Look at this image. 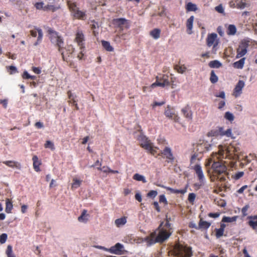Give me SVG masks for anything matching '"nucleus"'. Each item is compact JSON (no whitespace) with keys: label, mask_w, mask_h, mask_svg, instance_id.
Wrapping results in <instances>:
<instances>
[{"label":"nucleus","mask_w":257,"mask_h":257,"mask_svg":"<svg viewBox=\"0 0 257 257\" xmlns=\"http://www.w3.org/2000/svg\"><path fill=\"white\" fill-rule=\"evenodd\" d=\"M236 149L232 145L227 146L224 149L222 146H219L217 152L212 153L210 157V164L213 162L212 165L213 169V177L210 175V179L213 181V177L217 176V179L220 181L225 180L226 167L223 164L222 159L228 158L230 160L235 159Z\"/></svg>","instance_id":"1"},{"label":"nucleus","mask_w":257,"mask_h":257,"mask_svg":"<svg viewBox=\"0 0 257 257\" xmlns=\"http://www.w3.org/2000/svg\"><path fill=\"white\" fill-rule=\"evenodd\" d=\"M163 224V222H161L157 230L145 237V240L148 245L150 246L156 243H163L171 235L173 231L169 219L167 218L165 224Z\"/></svg>","instance_id":"2"},{"label":"nucleus","mask_w":257,"mask_h":257,"mask_svg":"<svg viewBox=\"0 0 257 257\" xmlns=\"http://www.w3.org/2000/svg\"><path fill=\"white\" fill-rule=\"evenodd\" d=\"M48 32L51 42L58 47L59 51L61 53L63 60H65L63 52H61V50L63 48L64 44L62 39L56 32L52 29L48 30Z\"/></svg>","instance_id":"3"},{"label":"nucleus","mask_w":257,"mask_h":257,"mask_svg":"<svg viewBox=\"0 0 257 257\" xmlns=\"http://www.w3.org/2000/svg\"><path fill=\"white\" fill-rule=\"evenodd\" d=\"M174 252L178 257H191L192 255L191 247L180 243L175 245Z\"/></svg>","instance_id":"4"},{"label":"nucleus","mask_w":257,"mask_h":257,"mask_svg":"<svg viewBox=\"0 0 257 257\" xmlns=\"http://www.w3.org/2000/svg\"><path fill=\"white\" fill-rule=\"evenodd\" d=\"M156 81L151 85L150 89H153L157 86L164 87L170 85L169 76L167 75H162L161 76H157L156 77Z\"/></svg>","instance_id":"5"},{"label":"nucleus","mask_w":257,"mask_h":257,"mask_svg":"<svg viewBox=\"0 0 257 257\" xmlns=\"http://www.w3.org/2000/svg\"><path fill=\"white\" fill-rule=\"evenodd\" d=\"M67 4L70 10L73 13L74 17L79 19H84L85 17V13L78 9L75 3H73L70 1H67Z\"/></svg>","instance_id":"6"},{"label":"nucleus","mask_w":257,"mask_h":257,"mask_svg":"<svg viewBox=\"0 0 257 257\" xmlns=\"http://www.w3.org/2000/svg\"><path fill=\"white\" fill-rule=\"evenodd\" d=\"M158 156H161L163 158L166 159V162L168 163H173L175 159L171 149L168 147H166L163 151L158 153Z\"/></svg>","instance_id":"7"},{"label":"nucleus","mask_w":257,"mask_h":257,"mask_svg":"<svg viewBox=\"0 0 257 257\" xmlns=\"http://www.w3.org/2000/svg\"><path fill=\"white\" fill-rule=\"evenodd\" d=\"M248 47V42L242 41L237 49L236 58H239L244 56L247 53Z\"/></svg>","instance_id":"8"},{"label":"nucleus","mask_w":257,"mask_h":257,"mask_svg":"<svg viewBox=\"0 0 257 257\" xmlns=\"http://www.w3.org/2000/svg\"><path fill=\"white\" fill-rule=\"evenodd\" d=\"M112 24L121 31L123 30L124 27L128 28L129 25L128 21L124 18L114 19L112 21Z\"/></svg>","instance_id":"9"},{"label":"nucleus","mask_w":257,"mask_h":257,"mask_svg":"<svg viewBox=\"0 0 257 257\" xmlns=\"http://www.w3.org/2000/svg\"><path fill=\"white\" fill-rule=\"evenodd\" d=\"M219 44V39L218 38L217 35L215 33L210 34V47L213 46L212 51L215 53L218 49V45Z\"/></svg>","instance_id":"10"},{"label":"nucleus","mask_w":257,"mask_h":257,"mask_svg":"<svg viewBox=\"0 0 257 257\" xmlns=\"http://www.w3.org/2000/svg\"><path fill=\"white\" fill-rule=\"evenodd\" d=\"M193 170L195 171L198 179L200 182V184L198 185V186H200L202 185V183H203V180H204V174L202 170V168L199 165H195L194 167H193ZM195 186H198L197 184H195Z\"/></svg>","instance_id":"11"},{"label":"nucleus","mask_w":257,"mask_h":257,"mask_svg":"<svg viewBox=\"0 0 257 257\" xmlns=\"http://www.w3.org/2000/svg\"><path fill=\"white\" fill-rule=\"evenodd\" d=\"M245 83L242 80H239L236 85L232 93V95L235 97H237L242 93V90L244 87Z\"/></svg>","instance_id":"12"},{"label":"nucleus","mask_w":257,"mask_h":257,"mask_svg":"<svg viewBox=\"0 0 257 257\" xmlns=\"http://www.w3.org/2000/svg\"><path fill=\"white\" fill-rule=\"evenodd\" d=\"M30 32L31 35L34 37H36L37 36V33H38V37L37 41L34 43L35 46H37L40 43L42 39L43 34L42 30L38 28L35 30H31Z\"/></svg>","instance_id":"13"},{"label":"nucleus","mask_w":257,"mask_h":257,"mask_svg":"<svg viewBox=\"0 0 257 257\" xmlns=\"http://www.w3.org/2000/svg\"><path fill=\"white\" fill-rule=\"evenodd\" d=\"M75 40L78 45L80 47L81 49L84 47L83 42L84 41V36L81 30H78L77 31Z\"/></svg>","instance_id":"14"},{"label":"nucleus","mask_w":257,"mask_h":257,"mask_svg":"<svg viewBox=\"0 0 257 257\" xmlns=\"http://www.w3.org/2000/svg\"><path fill=\"white\" fill-rule=\"evenodd\" d=\"M123 248V245L120 243H117L114 246H111L108 249V251L111 253L119 255L122 253V249Z\"/></svg>","instance_id":"15"},{"label":"nucleus","mask_w":257,"mask_h":257,"mask_svg":"<svg viewBox=\"0 0 257 257\" xmlns=\"http://www.w3.org/2000/svg\"><path fill=\"white\" fill-rule=\"evenodd\" d=\"M229 5L231 8H237L240 9H244L246 6V4L242 0H235V1L232 0L229 2Z\"/></svg>","instance_id":"16"},{"label":"nucleus","mask_w":257,"mask_h":257,"mask_svg":"<svg viewBox=\"0 0 257 257\" xmlns=\"http://www.w3.org/2000/svg\"><path fill=\"white\" fill-rule=\"evenodd\" d=\"M3 163L5 164L6 166H7L9 167L12 168H16L18 170H21L22 168V165L20 163L15 161H3Z\"/></svg>","instance_id":"17"},{"label":"nucleus","mask_w":257,"mask_h":257,"mask_svg":"<svg viewBox=\"0 0 257 257\" xmlns=\"http://www.w3.org/2000/svg\"><path fill=\"white\" fill-rule=\"evenodd\" d=\"M248 225L254 230L257 229V215L248 216Z\"/></svg>","instance_id":"18"},{"label":"nucleus","mask_w":257,"mask_h":257,"mask_svg":"<svg viewBox=\"0 0 257 257\" xmlns=\"http://www.w3.org/2000/svg\"><path fill=\"white\" fill-rule=\"evenodd\" d=\"M194 18L193 16L190 17L186 22V27H187V33L189 35H191L193 33V24L194 22Z\"/></svg>","instance_id":"19"},{"label":"nucleus","mask_w":257,"mask_h":257,"mask_svg":"<svg viewBox=\"0 0 257 257\" xmlns=\"http://www.w3.org/2000/svg\"><path fill=\"white\" fill-rule=\"evenodd\" d=\"M87 211L85 209L83 210L81 214L78 217V220L80 222L86 223L88 220L89 215L87 213Z\"/></svg>","instance_id":"20"},{"label":"nucleus","mask_w":257,"mask_h":257,"mask_svg":"<svg viewBox=\"0 0 257 257\" xmlns=\"http://www.w3.org/2000/svg\"><path fill=\"white\" fill-rule=\"evenodd\" d=\"M33 162V168L35 171H40V166L41 165V162L39 160L38 157L36 155L34 156L32 158Z\"/></svg>","instance_id":"21"},{"label":"nucleus","mask_w":257,"mask_h":257,"mask_svg":"<svg viewBox=\"0 0 257 257\" xmlns=\"http://www.w3.org/2000/svg\"><path fill=\"white\" fill-rule=\"evenodd\" d=\"M163 187L165 189H166L167 190L169 191L170 192V193H174V194L180 193L182 194H184L187 191V187L185 189H181V190L174 189L171 187H167V186H163Z\"/></svg>","instance_id":"22"},{"label":"nucleus","mask_w":257,"mask_h":257,"mask_svg":"<svg viewBox=\"0 0 257 257\" xmlns=\"http://www.w3.org/2000/svg\"><path fill=\"white\" fill-rule=\"evenodd\" d=\"M153 143H151L150 140H148V139L144 137L140 143V146L146 150H147L148 149L150 148V146Z\"/></svg>","instance_id":"23"},{"label":"nucleus","mask_w":257,"mask_h":257,"mask_svg":"<svg viewBox=\"0 0 257 257\" xmlns=\"http://www.w3.org/2000/svg\"><path fill=\"white\" fill-rule=\"evenodd\" d=\"M127 217L123 216L121 218L116 219L115 221V224L117 227H120L124 225L126 223Z\"/></svg>","instance_id":"24"},{"label":"nucleus","mask_w":257,"mask_h":257,"mask_svg":"<svg viewBox=\"0 0 257 257\" xmlns=\"http://www.w3.org/2000/svg\"><path fill=\"white\" fill-rule=\"evenodd\" d=\"M245 58H242L239 61L234 62L233 66L234 68L237 69H242L245 63Z\"/></svg>","instance_id":"25"},{"label":"nucleus","mask_w":257,"mask_h":257,"mask_svg":"<svg viewBox=\"0 0 257 257\" xmlns=\"http://www.w3.org/2000/svg\"><path fill=\"white\" fill-rule=\"evenodd\" d=\"M236 31V28L234 25H229L227 28L226 33L228 35H234Z\"/></svg>","instance_id":"26"},{"label":"nucleus","mask_w":257,"mask_h":257,"mask_svg":"<svg viewBox=\"0 0 257 257\" xmlns=\"http://www.w3.org/2000/svg\"><path fill=\"white\" fill-rule=\"evenodd\" d=\"M161 30L155 29L150 32V35L155 39H158L160 37Z\"/></svg>","instance_id":"27"},{"label":"nucleus","mask_w":257,"mask_h":257,"mask_svg":"<svg viewBox=\"0 0 257 257\" xmlns=\"http://www.w3.org/2000/svg\"><path fill=\"white\" fill-rule=\"evenodd\" d=\"M208 227L209 222L203 221L202 219L201 218L198 224V229H207Z\"/></svg>","instance_id":"28"},{"label":"nucleus","mask_w":257,"mask_h":257,"mask_svg":"<svg viewBox=\"0 0 257 257\" xmlns=\"http://www.w3.org/2000/svg\"><path fill=\"white\" fill-rule=\"evenodd\" d=\"M6 209L5 211L7 213H10L11 212V211L13 209V204L12 202L9 199H7L6 200Z\"/></svg>","instance_id":"29"},{"label":"nucleus","mask_w":257,"mask_h":257,"mask_svg":"<svg viewBox=\"0 0 257 257\" xmlns=\"http://www.w3.org/2000/svg\"><path fill=\"white\" fill-rule=\"evenodd\" d=\"M102 45L103 48L107 51L112 52L113 51V47L110 45L109 42L105 41H101Z\"/></svg>","instance_id":"30"},{"label":"nucleus","mask_w":257,"mask_h":257,"mask_svg":"<svg viewBox=\"0 0 257 257\" xmlns=\"http://www.w3.org/2000/svg\"><path fill=\"white\" fill-rule=\"evenodd\" d=\"M220 135L221 136H226L227 137H231V129L228 128L226 131H224L222 127L219 129Z\"/></svg>","instance_id":"31"},{"label":"nucleus","mask_w":257,"mask_h":257,"mask_svg":"<svg viewBox=\"0 0 257 257\" xmlns=\"http://www.w3.org/2000/svg\"><path fill=\"white\" fill-rule=\"evenodd\" d=\"M237 216H234L233 217H227V216H224L221 220V222H235L237 218Z\"/></svg>","instance_id":"32"},{"label":"nucleus","mask_w":257,"mask_h":257,"mask_svg":"<svg viewBox=\"0 0 257 257\" xmlns=\"http://www.w3.org/2000/svg\"><path fill=\"white\" fill-rule=\"evenodd\" d=\"M174 69L178 73L183 74L186 71L187 68L184 65H176L175 66Z\"/></svg>","instance_id":"33"},{"label":"nucleus","mask_w":257,"mask_h":257,"mask_svg":"<svg viewBox=\"0 0 257 257\" xmlns=\"http://www.w3.org/2000/svg\"><path fill=\"white\" fill-rule=\"evenodd\" d=\"M158 147H154L153 146V144H152L150 146V149H147V151L150 153L151 154V155H153V156H155L156 154L158 155V151L157 150H158Z\"/></svg>","instance_id":"34"},{"label":"nucleus","mask_w":257,"mask_h":257,"mask_svg":"<svg viewBox=\"0 0 257 257\" xmlns=\"http://www.w3.org/2000/svg\"><path fill=\"white\" fill-rule=\"evenodd\" d=\"M133 179L138 181H142L143 183H146L147 181L144 176L139 174L136 173L133 176Z\"/></svg>","instance_id":"35"},{"label":"nucleus","mask_w":257,"mask_h":257,"mask_svg":"<svg viewBox=\"0 0 257 257\" xmlns=\"http://www.w3.org/2000/svg\"><path fill=\"white\" fill-rule=\"evenodd\" d=\"M186 8L188 11H196L197 10V6L191 2L187 4Z\"/></svg>","instance_id":"36"},{"label":"nucleus","mask_w":257,"mask_h":257,"mask_svg":"<svg viewBox=\"0 0 257 257\" xmlns=\"http://www.w3.org/2000/svg\"><path fill=\"white\" fill-rule=\"evenodd\" d=\"M222 66V63L218 60L210 61V67L214 68H218Z\"/></svg>","instance_id":"37"},{"label":"nucleus","mask_w":257,"mask_h":257,"mask_svg":"<svg viewBox=\"0 0 257 257\" xmlns=\"http://www.w3.org/2000/svg\"><path fill=\"white\" fill-rule=\"evenodd\" d=\"M6 253L8 257H16L13 252V248L11 245L7 246Z\"/></svg>","instance_id":"38"},{"label":"nucleus","mask_w":257,"mask_h":257,"mask_svg":"<svg viewBox=\"0 0 257 257\" xmlns=\"http://www.w3.org/2000/svg\"><path fill=\"white\" fill-rule=\"evenodd\" d=\"M167 117L168 118L174 120L175 122H179L180 117H179L177 113H167Z\"/></svg>","instance_id":"39"},{"label":"nucleus","mask_w":257,"mask_h":257,"mask_svg":"<svg viewBox=\"0 0 257 257\" xmlns=\"http://www.w3.org/2000/svg\"><path fill=\"white\" fill-rule=\"evenodd\" d=\"M90 27L91 29L93 30V34L94 36H96V34L98 33H96L94 30L99 27V25L97 22H95L94 21H92L90 22Z\"/></svg>","instance_id":"40"},{"label":"nucleus","mask_w":257,"mask_h":257,"mask_svg":"<svg viewBox=\"0 0 257 257\" xmlns=\"http://www.w3.org/2000/svg\"><path fill=\"white\" fill-rule=\"evenodd\" d=\"M81 183V181H80L76 178H74L73 179V183L72 184V188H77L80 186Z\"/></svg>","instance_id":"41"},{"label":"nucleus","mask_w":257,"mask_h":257,"mask_svg":"<svg viewBox=\"0 0 257 257\" xmlns=\"http://www.w3.org/2000/svg\"><path fill=\"white\" fill-rule=\"evenodd\" d=\"M218 78L215 75L214 71H212L211 72V76L210 77V80L212 83H215L218 81Z\"/></svg>","instance_id":"42"},{"label":"nucleus","mask_w":257,"mask_h":257,"mask_svg":"<svg viewBox=\"0 0 257 257\" xmlns=\"http://www.w3.org/2000/svg\"><path fill=\"white\" fill-rule=\"evenodd\" d=\"M45 148H50L52 150H54L55 149L54 144L50 141H47L44 145Z\"/></svg>","instance_id":"43"},{"label":"nucleus","mask_w":257,"mask_h":257,"mask_svg":"<svg viewBox=\"0 0 257 257\" xmlns=\"http://www.w3.org/2000/svg\"><path fill=\"white\" fill-rule=\"evenodd\" d=\"M224 230L222 228L215 229V234L217 238H219L223 236Z\"/></svg>","instance_id":"44"},{"label":"nucleus","mask_w":257,"mask_h":257,"mask_svg":"<svg viewBox=\"0 0 257 257\" xmlns=\"http://www.w3.org/2000/svg\"><path fill=\"white\" fill-rule=\"evenodd\" d=\"M214 9L218 13L223 14L224 15H225L224 8L222 5H219V6L215 7Z\"/></svg>","instance_id":"45"},{"label":"nucleus","mask_w":257,"mask_h":257,"mask_svg":"<svg viewBox=\"0 0 257 257\" xmlns=\"http://www.w3.org/2000/svg\"><path fill=\"white\" fill-rule=\"evenodd\" d=\"M195 197H196L195 194L193 193H189V194L188 195V200L190 203L193 204L195 201Z\"/></svg>","instance_id":"46"},{"label":"nucleus","mask_w":257,"mask_h":257,"mask_svg":"<svg viewBox=\"0 0 257 257\" xmlns=\"http://www.w3.org/2000/svg\"><path fill=\"white\" fill-rule=\"evenodd\" d=\"M7 234L6 233H3L0 236V242L2 244L4 243L7 239Z\"/></svg>","instance_id":"47"},{"label":"nucleus","mask_w":257,"mask_h":257,"mask_svg":"<svg viewBox=\"0 0 257 257\" xmlns=\"http://www.w3.org/2000/svg\"><path fill=\"white\" fill-rule=\"evenodd\" d=\"M249 207V205H245L241 209V213L243 216H245L247 215V211Z\"/></svg>","instance_id":"48"},{"label":"nucleus","mask_w":257,"mask_h":257,"mask_svg":"<svg viewBox=\"0 0 257 257\" xmlns=\"http://www.w3.org/2000/svg\"><path fill=\"white\" fill-rule=\"evenodd\" d=\"M182 112H191L192 110L191 109V107L189 105L187 104L184 106L181 110Z\"/></svg>","instance_id":"49"},{"label":"nucleus","mask_w":257,"mask_h":257,"mask_svg":"<svg viewBox=\"0 0 257 257\" xmlns=\"http://www.w3.org/2000/svg\"><path fill=\"white\" fill-rule=\"evenodd\" d=\"M224 117L226 119L230 121H232L234 119V116L233 115V113H225Z\"/></svg>","instance_id":"50"},{"label":"nucleus","mask_w":257,"mask_h":257,"mask_svg":"<svg viewBox=\"0 0 257 257\" xmlns=\"http://www.w3.org/2000/svg\"><path fill=\"white\" fill-rule=\"evenodd\" d=\"M97 170L99 171H101L103 172L104 173H109V168L106 166H103L102 168H101V167H97Z\"/></svg>","instance_id":"51"},{"label":"nucleus","mask_w":257,"mask_h":257,"mask_svg":"<svg viewBox=\"0 0 257 257\" xmlns=\"http://www.w3.org/2000/svg\"><path fill=\"white\" fill-rule=\"evenodd\" d=\"M157 192L155 190H151V191H149V193H148V196L152 197V198L155 197L157 196Z\"/></svg>","instance_id":"52"},{"label":"nucleus","mask_w":257,"mask_h":257,"mask_svg":"<svg viewBox=\"0 0 257 257\" xmlns=\"http://www.w3.org/2000/svg\"><path fill=\"white\" fill-rule=\"evenodd\" d=\"M159 202H163L165 204H168V202H167V200L165 197V196L164 195H161L159 197Z\"/></svg>","instance_id":"53"},{"label":"nucleus","mask_w":257,"mask_h":257,"mask_svg":"<svg viewBox=\"0 0 257 257\" xmlns=\"http://www.w3.org/2000/svg\"><path fill=\"white\" fill-rule=\"evenodd\" d=\"M244 175V173L243 172H238L236 173L234 175V178L235 180H238L241 177H242Z\"/></svg>","instance_id":"54"},{"label":"nucleus","mask_w":257,"mask_h":257,"mask_svg":"<svg viewBox=\"0 0 257 257\" xmlns=\"http://www.w3.org/2000/svg\"><path fill=\"white\" fill-rule=\"evenodd\" d=\"M176 110L175 109V108L171 105H168L167 107L166 108L165 112H168L171 111H176Z\"/></svg>","instance_id":"55"},{"label":"nucleus","mask_w":257,"mask_h":257,"mask_svg":"<svg viewBox=\"0 0 257 257\" xmlns=\"http://www.w3.org/2000/svg\"><path fill=\"white\" fill-rule=\"evenodd\" d=\"M189 227L190 228H195L196 229H198V225L197 226L195 223H194V222H189V225H188Z\"/></svg>","instance_id":"56"},{"label":"nucleus","mask_w":257,"mask_h":257,"mask_svg":"<svg viewBox=\"0 0 257 257\" xmlns=\"http://www.w3.org/2000/svg\"><path fill=\"white\" fill-rule=\"evenodd\" d=\"M43 5L44 3L40 2V3H37L35 4V7L37 8V9L40 10L42 9H43Z\"/></svg>","instance_id":"57"},{"label":"nucleus","mask_w":257,"mask_h":257,"mask_svg":"<svg viewBox=\"0 0 257 257\" xmlns=\"http://www.w3.org/2000/svg\"><path fill=\"white\" fill-rule=\"evenodd\" d=\"M215 95L217 97H221L223 99L225 98V92L224 91H221L218 94H216Z\"/></svg>","instance_id":"58"},{"label":"nucleus","mask_w":257,"mask_h":257,"mask_svg":"<svg viewBox=\"0 0 257 257\" xmlns=\"http://www.w3.org/2000/svg\"><path fill=\"white\" fill-rule=\"evenodd\" d=\"M68 95L69 98L72 101H73V103H75L76 101L74 100L75 96H74L73 94L69 91L68 92Z\"/></svg>","instance_id":"59"},{"label":"nucleus","mask_w":257,"mask_h":257,"mask_svg":"<svg viewBox=\"0 0 257 257\" xmlns=\"http://www.w3.org/2000/svg\"><path fill=\"white\" fill-rule=\"evenodd\" d=\"M201 59H200V60L202 62H205V60L204 59V58H208L209 57V54H208V52H206V53H203L201 54Z\"/></svg>","instance_id":"60"},{"label":"nucleus","mask_w":257,"mask_h":257,"mask_svg":"<svg viewBox=\"0 0 257 257\" xmlns=\"http://www.w3.org/2000/svg\"><path fill=\"white\" fill-rule=\"evenodd\" d=\"M32 70L35 73L37 74H39L41 72V71L39 67H33Z\"/></svg>","instance_id":"61"},{"label":"nucleus","mask_w":257,"mask_h":257,"mask_svg":"<svg viewBox=\"0 0 257 257\" xmlns=\"http://www.w3.org/2000/svg\"><path fill=\"white\" fill-rule=\"evenodd\" d=\"M35 126L37 128H41L44 126V125L42 122L38 121L35 123Z\"/></svg>","instance_id":"62"},{"label":"nucleus","mask_w":257,"mask_h":257,"mask_svg":"<svg viewBox=\"0 0 257 257\" xmlns=\"http://www.w3.org/2000/svg\"><path fill=\"white\" fill-rule=\"evenodd\" d=\"M247 188V185H244L242 186L239 189L237 190V193L241 194L243 192L244 190Z\"/></svg>","instance_id":"63"},{"label":"nucleus","mask_w":257,"mask_h":257,"mask_svg":"<svg viewBox=\"0 0 257 257\" xmlns=\"http://www.w3.org/2000/svg\"><path fill=\"white\" fill-rule=\"evenodd\" d=\"M22 77L24 79H29L31 77V75H30L27 71H24Z\"/></svg>","instance_id":"64"}]
</instances>
